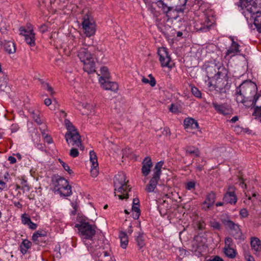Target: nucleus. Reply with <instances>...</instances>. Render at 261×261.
I'll return each mask as SVG.
<instances>
[{"instance_id":"obj_34","label":"nucleus","mask_w":261,"mask_h":261,"mask_svg":"<svg viewBox=\"0 0 261 261\" xmlns=\"http://www.w3.org/2000/svg\"><path fill=\"white\" fill-rule=\"evenodd\" d=\"M172 0H158L156 2L157 7L162 9H166L167 7L173 5L171 3Z\"/></svg>"},{"instance_id":"obj_24","label":"nucleus","mask_w":261,"mask_h":261,"mask_svg":"<svg viewBox=\"0 0 261 261\" xmlns=\"http://www.w3.org/2000/svg\"><path fill=\"white\" fill-rule=\"evenodd\" d=\"M160 178L152 175L149 182V184L146 187V191L149 193L153 192L156 187V185Z\"/></svg>"},{"instance_id":"obj_21","label":"nucleus","mask_w":261,"mask_h":261,"mask_svg":"<svg viewBox=\"0 0 261 261\" xmlns=\"http://www.w3.org/2000/svg\"><path fill=\"white\" fill-rule=\"evenodd\" d=\"M184 125L185 129L188 132H192L193 130L198 128V122L192 118H186L184 121Z\"/></svg>"},{"instance_id":"obj_50","label":"nucleus","mask_w":261,"mask_h":261,"mask_svg":"<svg viewBox=\"0 0 261 261\" xmlns=\"http://www.w3.org/2000/svg\"><path fill=\"white\" fill-rule=\"evenodd\" d=\"M233 245L232 239L230 237H226L225 239V247H232Z\"/></svg>"},{"instance_id":"obj_35","label":"nucleus","mask_w":261,"mask_h":261,"mask_svg":"<svg viewBox=\"0 0 261 261\" xmlns=\"http://www.w3.org/2000/svg\"><path fill=\"white\" fill-rule=\"evenodd\" d=\"M202 248L201 246L199 245L198 243L197 242H194L192 243L191 250L194 253V254L196 256H200L202 252Z\"/></svg>"},{"instance_id":"obj_37","label":"nucleus","mask_w":261,"mask_h":261,"mask_svg":"<svg viewBox=\"0 0 261 261\" xmlns=\"http://www.w3.org/2000/svg\"><path fill=\"white\" fill-rule=\"evenodd\" d=\"M103 255L98 256V261H115L113 259L109 252L102 250Z\"/></svg>"},{"instance_id":"obj_64","label":"nucleus","mask_w":261,"mask_h":261,"mask_svg":"<svg viewBox=\"0 0 261 261\" xmlns=\"http://www.w3.org/2000/svg\"><path fill=\"white\" fill-rule=\"evenodd\" d=\"M139 200L138 198H134L133 199V205H139Z\"/></svg>"},{"instance_id":"obj_31","label":"nucleus","mask_w":261,"mask_h":261,"mask_svg":"<svg viewBox=\"0 0 261 261\" xmlns=\"http://www.w3.org/2000/svg\"><path fill=\"white\" fill-rule=\"evenodd\" d=\"M119 237L120 240L121 247L123 248H126L128 242L126 233L123 231L120 232Z\"/></svg>"},{"instance_id":"obj_15","label":"nucleus","mask_w":261,"mask_h":261,"mask_svg":"<svg viewBox=\"0 0 261 261\" xmlns=\"http://www.w3.org/2000/svg\"><path fill=\"white\" fill-rule=\"evenodd\" d=\"M208 67H213L212 71H214V79H227V74L228 71L227 69L224 66L222 63L215 64L214 66H209Z\"/></svg>"},{"instance_id":"obj_63","label":"nucleus","mask_w":261,"mask_h":261,"mask_svg":"<svg viewBox=\"0 0 261 261\" xmlns=\"http://www.w3.org/2000/svg\"><path fill=\"white\" fill-rule=\"evenodd\" d=\"M51 100L50 98H46L45 100H44V104L46 106H49L51 105Z\"/></svg>"},{"instance_id":"obj_1","label":"nucleus","mask_w":261,"mask_h":261,"mask_svg":"<svg viewBox=\"0 0 261 261\" xmlns=\"http://www.w3.org/2000/svg\"><path fill=\"white\" fill-rule=\"evenodd\" d=\"M256 1L257 0H253L245 5L240 4V6L243 10L242 13L244 16L246 18L249 17L252 18L254 19V25L257 31L261 33V11L258 9Z\"/></svg>"},{"instance_id":"obj_33","label":"nucleus","mask_w":261,"mask_h":261,"mask_svg":"<svg viewBox=\"0 0 261 261\" xmlns=\"http://www.w3.org/2000/svg\"><path fill=\"white\" fill-rule=\"evenodd\" d=\"M144 234L143 232H139L136 237L137 244L140 249L145 245Z\"/></svg>"},{"instance_id":"obj_42","label":"nucleus","mask_w":261,"mask_h":261,"mask_svg":"<svg viewBox=\"0 0 261 261\" xmlns=\"http://www.w3.org/2000/svg\"><path fill=\"white\" fill-rule=\"evenodd\" d=\"M42 87L44 89L46 90L48 92H49L51 96H54L55 92L53 88L49 85L48 83L43 82Z\"/></svg>"},{"instance_id":"obj_26","label":"nucleus","mask_w":261,"mask_h":261,"mask_svg":"<svg viewBox=\"0 0 261 261\" xmlns=\"http://www.w3.org/2000/svg\"><path fill=\"white\" fill-rule=\"evenodd\" d=\"M32 243L27 239L23 240L19 246L20 251L23 255H25L28 250L31 248Z\"/></svg>"},{"instance_id":"obj_23","label":"nucleus","mask_w":261,"mask_h":261,"mask_svg":"<svg viewBox=\"0 0 261 261\" xmlns=\"http://www.w3.org/2000/svg\"><path fill=\"white\" fill-rule=\"evenodd\" d=\"M102 88L107 90H111L116 92L118 89V85L117 83L111 82L109 80L104 81L100 83Z\"/></svg>"},{"instance_id":"obj_43","label":"nucleus","mask_w":261,"mask_h":261,"mask_svg":"<svg viewBox=\"0 0 261 261\" xmlns=\"http://www.w3.org/2000/svg\"><path fill=\"white\" fill-rule=\"evenodd\" d=\"M65 123L68 130L67 132H75L76 130L75 127L68 119L65 120Z\"/></svg>"},{"instance_id":"obj_38","label":"nucleus","mask_w":261,"mask_h":261,"mask_svg":"<svg viewBox=\"0 0 261 261\" xmlns=\"http://www.w3.org/2000/svg\"><path fill=\"white\" fill-rule=\"evenodd\" d=\"M46 236V232L43 230H38L34 232L32 236V240L34 242L39 241V238L45 237Z\"/></svg>"},{"instance_id":"obj_10","label":"nucleus","mask_w":261,"mask_h":261,"mask_svg":"<svg viewBox=\"0 0 261 261\" xmlns=\"http://www.w3.org/2000/svg\"><path fill=\"white\" fill-rule=\"evenodd\" d=\"M223 201L225 203L231 205H235L238 201V198L236 194V188L232 186H229L227 190L224 194Z\"/></svg>"},{"instance_id":"obj_60","label":"nucleus","mask_w":261,"mask_h":261,"mask_svg":"<svg viewBox=\"0 0 261 261\" xmlns=\"http://www.w3.org/2000/svg\"><path fill=\"white\" fill-rule=\"evenodd\" d=\"M208 261H223V260L219 256H215L213 258L209 259Z\"/></svg>"},{"instance_id":"obj_17","label":"nucleus","mask_w":261,"mask_h":261,"mask_svg":"<svg viewBox=\"0 0 261 261\" xmlns=\"http://www.w3.org/2000/svg\"><path fill=\"white\" fill-rule=\"evenodd\" d=\"M212 25V22L205 16L203 20L196 22L194 27L197 32H206L210 30Z\"/></svg>"},{"instance_id":"obj_14","label":"nucleus","mask_w":261,"mask_h":261,"mask_svg":"<svg viewBox=\"0 0 261 261\" xmlns=\"http://www.w3.org/2000/svg\"><path fill=\"white\" fill-rule=\"evenodd\" d=\"M225 225L230 229L231 234L235 239L242 240L243 239L242 232L238 224L228 220L226 221Z\"/></svg>"},{"instance_id":"obj_53","label":"nucleus","mask_w":261,"mask_h":261,"mask_svg":"<svg viewBox=\"0 0 261 261\" xmlns=\"http://www.w3.org/2000/svg\"><path fill=\"white\" fill-rule=\"evenodd\" d=\"M240 215L242 218H245L248 216V212L246 208H242L240 211Z\"/></svg>"},{"instance_id":"obj_44","label":"nucleus","mask_w":261,"mask_h":261,"mask_svg":"<svg viewBox=\"0 0 261 261\" xmlns=\"http://www.w3.org/2000/svg\"><path fill=\"white\" fill-rule=\"evenodd\" d=\"M195 187L196 182L195 181H189L186 183L185 188L187 190L191 191L195 190Z\"/></svg>"},{"instance_id":"obj_25","label":"nucleus","mask_w":261,"mask_h":261,"mask_svg":"<svg viewBox=\"0 0 261 261\" xmlns=\"http://www.w3.org/2000/svg\"><path fill=\"white\" fill-rule=\"evenodd\" d=\"M186 154L192 157H198L200 155L199 149L193 146H188L185 147Z\"/></svg>"},{"instance_id":"obj_45","label":"nucleus","mask_w":261,"mask_h":261,"mask_svg":"<svg viewBox=\"0 0 261 261\" xmlns=\"http://www.w3.org/2000/svg\"><path fill=\"white\" fill-rule=\"evenodd\" d=\"M21 220L22 223L24 225H27L31 221L30 218L25 213L21 215Z\"/></svg>"},{"instance_id":"obj_41","label":"nucleus","mask_w":261,"mask_h":261,"mask_svg":"<svg viewBox=\"0 0 261 261\" xmlns=\"http://www.w3.org/2000/svg\"><path fill=\"white\" fill-rule=\"evenodd\" d=\"M252 115L255 116V118L261 122V106H256L254 108Z\"/></svg>"},{"instance_id":"obj_48","label":"nucleus","mask_w":261,"mask_h":261,"mask_svg":"<svg viewBox=\"0 0 261 261\" xmlns=\"http://www.w3.org/2000/svg\"><path fill=\"white\" fill-rule=\"evenodd\" d=\"M59 161L62 165V166L63 167V168L64 169V170L65 171H67L69 174H71L72 173H73L72 171L70 169L69 166L67 164H66L65 163H64L61 159H59Z\"/></svg>"},{"instance_id":"obj_9","label":"nucleus","mask_w":261,"mask_h":261,"mask_svg":"<svg viewBox=\"0 0 261 261\" xmlns=\"http://www.w3.org/2000/svg\"><path fill=\"white\" fill-rule=\"evenodd\" d=\"M20 34L23 36L27 44L31 46H34L35 45V33L33 31L32 26L29 24L27 26V29L23 27L19 28Z\"/></svg>"},{"instance_id":"obj_61","label":"nucleus","mask_w":261,"mask_h":261,"mask_svg":"<svg viewBox=\"0 0 261 261\" xmlns=\"http://www.w3.org/2000/svg\"><path fill=\"white\" fill-rule=\"evenodd\" d=\"M14 205L15 207H17L18 208H21L22 207V205L19 201H13V202Z\"/></svg>"},{"instance_id":"obj_47","label":"nucleus","mask_w":261,"mask_h":261,"mask_svg":"<svg viewBox=\"0 0 261 261\" xmlns=\"http://www.w3.org/2000/svg\"><path fill=\"white\" fill-rule=\"evenodd\" d=\"M32 118L37 124H41L42 123L40 116L38 113L33 111L32 113Z\"/></svg>"},{"instance_id":"obj_39","label":"nucleus","mask_w":261,"mask_h":261,"mask_svg":"<svg viewBox=\"0 0 261 261\" xmlns=\"http://www.w3.org/2000/svg\"><path fill=\"white\" fill-rule=\"evenodd\" d=\"M90 155V161L92 165L94 167H98V164L97 162V158L95 152L93 150H91L89 153Z\"/></svg>"},{"instance_id":"obj_11","label":"nucleus","mask_w":261,"mask_h":261,"mask_svg":"<svg viewBox=\"0 0 261 261\" xmlns=\"http://www.w3.org/2000/svg\"><path fill=\"white\" fill-rule=\"evenodd\" d=\"M230 39H231V43L226 50L224 56L225 58L228 59L239 55L241 52V49H240V45L234 40L232 37H230Z\"/></svg>"},{"instance_id":"obj_20","label":"nucleus","mask_w":261,"mask_h":261,"mask_svg":"<svg viewBox=\"0 0 261 261\" xmlns=\"http://www.w3.org/2000/svg\"><path fill=\"white\" fill-rule=\"evenodd\" d=\"M142 164V173L143 176H147L150 173L151 168L153 166V164L151 158L149 156H146L143 160Z\"/></svg>"},{"instance_id":"obj_62","label":"nucleus","mask_w":261,"mask_h":261,"mask_svg":"<svg viewBox=\"0 0 261 261\" xmlns=\"http://www.w3.org/2000/svg\"><path fill=\"white\" fill-rule=\"evenodd\" d=\"M140 215V212H133V218L135 220L139 218Z\"/></svg>"},{"instance_id":"obj_40","label":"nucleus","mask_w":261,"mask_h":261,"mask_svg":"<svg viewBox=\"0 0 261 261\" xmlns=\"http://www.w3.org/2000/svg\"><path fill=\"white\" fill-rule=\"evenodd\" d=\"M150 80L147 78L143 77L142 79V82L144 84H149L151 87H154L156 84V81L153 76L150 74L148 75Z\"/></svg>"},{"instance_id":"obj_32","label":"nucleus","mask_w":261,"mask_h":261,"mask_svg":"<svg viewBox=\"0 0 261 261\" xmlns=\"http://www.w3.org/2000/svg\"><path fill=\"white\" fill-rule=\"evenodd\" d=\"M163 164L164 162L162 161H161L156 164L154 168V172L152 175L160 178V176L162 173L161 169L163 167Z\"/></svg>"},{"instance_id":"obj_22","label":"nucleus","mask_w":261,"mask_h":261,"mask_svg":"<svg viewBox=\"0 0 261 261\" xmlns=\"http://www.w3.org/2000/svg\"><path fill=\"white\" fill-rule=\"evenodd\" d=\"M3 46L5 50L9 54H13L16 51L15 44L11 41L4 40L0 41V47Z\"/></svg>"},{"instance_id":"obj_4","label":"nucleus","mask_w":261,"mask_h":261,"mask_svg":"<svg viewBox=\"0 0 261 261\" xmlns=\"http://www.w3.org/2000/svg\"><path fill=\"white\" fill-rule=\"evenodd\" d=\"M75 227L77 228L79 234L82 238L85 240V244L89 245L91 248L96 247V245H93L92 238L95 234V230L94 227L88 222H81L76 224Z\"/></svg>"},{"instance_id":"obj_52","label":"nucleus","mask_w":261,"mask_h":261,"mask_svg":"<svg viewBox=\"0 0 261 261\" xmlns=\"http://www.w3.org/2000/svg\"><path fill=\"white\" fill-rule=\"evenodd\" d=\"M79 154V151L77 149L72 148L70 150L69 155L72 158H76Z\"/></svg>"},{"instance_id":"obj_2","label":"nucleus","mask_w":261,"mask_h":261,"mask_svg":"<svg viewBox=\"0 0 261 261\" xmlns=\"http://www.w3.org/2000/svg\"><path fill=\"white\" fill-rule=\"evenodd\" d=\"M239 92H242L246 99L249 101L251 106H255L257 100L260 97V94L257 93L256 85L251 82L246 81L244 82L239 88Z\"/></svg>"},{"instance_id":"obj_59","label":"nucleus","mask_w":261,"mask_h":261,"mask_svg":"<svg viewBox=\"0 0 261 261\" xmlns=\"http://www.w3.org/2000/svg\"><path fill=\"white\" fill-rule=\"evenodd\" d=\"M132 211H133V212H140V209H139V205H133Z\"/></svg>"},{"instance_id":"obj_54","label":"nucleus","mask_w":261,"mask_h":261,"mask_svg":"<svg viewBox=\"0 0 261 261\" xmlns=\"http://www.w3.org/2000/svg\"><path fill=\"white\" fill-rule=\"evenodd\" d=\"M21 184L22 185L21 190L24 191H29L30 188L27 184V182L25 180L22 179L21 181Z\"/></svg>"},{"instance_id":"obj_19","label":"nucleus","mask_w":261,"mask_h":261,"mask_svg":"<svg viewBox=\"0 0 261 261\" xmlns=\"http://www.w3.org/2000/svg\"><path fill=\"white\" fill-rule=\"evenodd\" d=\"M212 106L217 113L223 115H229L232 112L231 108L226 103L220 104L216 101H213Z\"/></svg>"},{"instance_id":"obj_57","label":"nucleus","mask_w":261,"mask_h":261,"mask_svg":"<svg viewBox=\"0 0 261 261\" xmlns=\"http://www.w3.org/2000/svg\"><path fill=\"white\" fill-rule=\"evenodd\" d=\"M179 251L180 252V255H182L183 256L189 254V251L184 249L179 248Z\"/></svg>"},{"instance_id":"obj_27","label":"nucleus","mask_w":261,"mask_h":261,"mask_svg":"<svg viewBox=\"0 0 261 261\" xmlns=\"http://www.w3.org/2000/svg\"><path fill=\"white\" fill-rule=\"evenodd\" d=\"M236 95V101L238 103H242L246 107H249V104H248L249 101L246 99V97L244 96V94H242V92H239L238 88L237 89Z\"/></svg>"},{"instance_id":"obj_56","label":"nucleus","mask_w":261,"mask_h":261,"mask_svg":"<svg viewBox=\"0 0 261 261\" xmlns=\"http://www.w3.org/2000/svg\"><path fill=\"white\" fill-rule=\"evenodd\" d=\"M212 227L214 229L219 230L221 228V225L218 222H214L212 223Z\"/></svg>"},{"instance_id":"obj_49","label":"nucleus","mask_w":261,"mask_h":261,"mask_svg":"<svg viewBox=\"0 0 261 261\" xmlns=\"http://www.w3.org/2000/svg\"><path fill=\"white\" fill-rule=\"evenodd\" d=\"M192 94L197 98H200L201 97V93L198 89L195 87H193L191 89Z\"/></svg>"},{"instance_id":"obj_29","label":"nucleus","mask_w":261,"mask_h":261,"mask_svg":"<svg viewBox=\"0 0 261 261\" xmlns=\"http://www.w3.org/2000/svg\"><path fill=\"white\" fill-rule=\"evenodd\" d=\"M100 73L101 75L99 78V83L110 79V73L108 71V68L107 67H102L100 68Z\"/></svg>"},{"instance_id":"obj_18","label":"nucleus","mask_w":261,"mask_h":261,"mask_svg":"<svg viewBox=\"0 0 261 261\" xmlns=\"http://www.w3.org/2000/svg\"><path fill=\"white\" fill-rule=\"evenodd\" d=\"M216 199V196L215 192L212 191L208 193L205 200L201 203V208L205 211H208L214 204Z\"/></svg>"},{"instance_id":"obj_6","label":"nucleus","mask_w":261,"mask_h":261,"mask_svg":"<svg viewBox=\"0 0 261 261\" xmlns=\"http://www.w3.org/2000/svg\"><path fill=\"white\" fill-rule=\"evenodd\" d=\"M81 61L83 63L84 70L88 74L95 71V63L92 55L86 48H81L78 54Z\"/></svg>"},{"instance_id":"obj_8","label":"nucleus","mask_w":261,"mask_h":261,"mask_svg":"<svg viewBox=\"0 0 261 261\" xmlns=\"http://www.w3.org/2000/svg\"><path fill=\"white\" fill-rule=\"evenodd\" d=\"M82 25L86 36L90 37L95 34V25L90 14H87L83 16Z\"/></svg>"},{"instance_id":"obj_7","label":"nucleus","mask_w":261,"mask_h":261,"mask_svg":"<svg viewBox=\"0 0 261 261\" xmlns=\"http://www.w3.org/2000/svg\"><path fill=\"white\" fill-rule=\"evenodd\" d=\"M187 2L185 1L184 4L181 6L174 7L172 5L161 10L169 19H176L184 14Z\"/></svg>"},{"instance_id":"obj_58","label":"nucleus","mask_w":261,"mask_h":261,"mask_svg":"<svg viewBox=\"0 0 261 261\" xmlns=\"http://www.w3.org/2000/svg\"><path fill=\"white\" fill-rule=\"evenodd\" d=\"M8 160L10 162V164H13L16 162V159L15 158L12 156L8 157Z\"/></svg>"},{"instance_id":"obj_51","label":"nucleus","mask_w":261,"mask_h":261,"mask_svg":"<svg viewBox=\"0 0 261 261\" xmlns=\"http://www.w3.org/2000/svg\"><path fill=\"white\" fill-rule=\"evenodd\" d=\"M98 166L94 167V166L91 165V175L93 177H96L98 175Z\"/></svg>"},{"instance_id":"obj_55","label":"nucleus","mask_w":261,"mask_h":261,"mask_svg":"<svg viewBox=\"0 0 261 261\" xmlns=\"http://www.w3.org/2000/svg\"><path fill=\"white\" fill-rule=\"evenodd\" d=\"M27 225L28 226L29 228L32 230H35L37 227V225L34 222L32 221V220L30 221V223H29Z\"/></svg>"},{"instance_id":"obj_46","label":"nucleus","mask_w":261,"mask_h":261,"mask_svg":"<svg viewBox=\"0 0 261 261\" xmlns=\"http://www.w3.org/2000/svg\"><path fill=\"white\" fill-rule=\"evenodd\" d=\"M169 109V111L173 113L178 114L180 112L178 107L173 103L171 104Z\"/></svg>"},{"instance_id":"obj_36","label":"nucleus","mask_w":261,"mask_h":261,"mask_svg":"<svg viewBox=\"0 0 261 261\" xmlns=\"http://www.w3.org/2000/svg\"><path fill=\"white\" fill-rule=\"evenodd\" d=\"M224 253L230 258H233L236 256V251L232 247H224Z\"/></svg>"},{"instance_id":"obj_5","label":"nucleus","mask_w":261,"mask_h":261,"mask_svg":"<svg viewBox=\"0 0 261 261\" xmlns=\"http://www.w3.org/2000/svg\"><path fill=\"white\" fill-rule=\"evenodd\" d=\"M52 184L55 192H57L61 196L68 197L72 194L71 187L64 178L55 175L52 178Z\"/></svg>"},{"instance_id":"obj_13","label":"nucleus","mask_w":261,"mask_h":261,"mask_svg":"<svg viewBox=\"0 0 261 261\" xmlns=\"http://www.w3.org/2000/svg\"><path fill=\"white\" fill-rule=\"evenodd\" d=\"M215 79L216 81L214 85V90L220 94L226 93L229 89L227 79L223 77Z\"/></svg>"},{"instance_id":"obj_30","label":"nucleus","mask_w":261,"mask_h":261,"mask_svg":"<svg viewBox=\"0 0 261 261\" xmlns=\"http://www.w3.org/2000/svg\"><path fill=\"white\" fill-rule=\"evenodd\" d=\"M213 69V67H207L206 69V72L207 74L208 80L205 81V83L207 86V87L210 88V90H214V85L215 84H213L212 82L211 81L210 76H212L214 72L212 71Z\"/></svg>"},{"instance_id":"obj_12","label":"nucleus","mask_w":261,"mask_h":261,"mask_svg":"<svg viewBox=\"0 0 261 261\" xmlns=\"http://www.w3.org/2000/svg\"><path fill=\"white\" fill-rule=\"evenodd\" d=\"M65 137L68 144H69V140L72 141L73 142L72 145H75L82 150L84 149V147L81 142V136L76 130L75 132H67Z\"/></svg>"},{"instance_id":"obj_16","label":"nucleus","mask_w":261,"mask_h":261,"mask_svg":"<svg viewBox=\"0 0 261 261\" xmlns=\"http://www.w3.org/2000/svg\"><path fill=\"white\" fill-rule=\"evenodd\" d=\"M158 55L160 57L159 60L162 67H171V65L170 64L171 58L166 48L162 47L159 49Z\"/></svg>"},{"instance_id":"obj_28","label":"nucleus","mask_w":261,"mask_h":261,"mask_svg":"<svg viewBox=\"0 0 261 261\" xmlns=\"http://www.w3.org/2000/svg\"><path fill=\"white\" fill-rule=\"evenodd\" d=\"M250 245L255 251H259L261 250V241L256 237L251 238Z\"/></svg>"},{"instance_id":"obj_3","label":"nucleus","mask_w":261,"mask_h":261,"mask_svg":"<svg viewBox=\"0 0 261 261\" xmlns=\"http://www.w3.org/2000/svg\"><path fill=\"white\" fill-rule=\"evenodd\" d=\"M128 181H126V175L122 172H118L115 176L114 185L115 187V193H117V196L120 199H127L128 198V192L130 191V188L127 185Z\"/></svg>"}]
</instances>
